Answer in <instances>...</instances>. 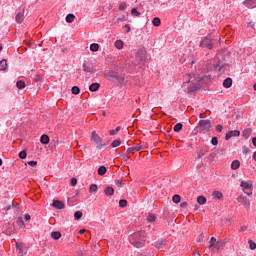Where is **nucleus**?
<instances>
[{
  "label": "nucleus",
  "mask_w": 256,
  "mask_h": 256,
  "mask_svg": "<svg viewBox=\"0 0 256 256\" xmlns=\"http://www.w3.org/2000/svg\"><path fill=\"white\" fill-rule=\"evenodd\" d=\"M231 58V52L227 49L219 51L214 59L213 68L214 71H217L218 75H223L229 67V59Z\"/></svg>",
  "instance_id": "nucleus-1"
},
{
  "label": "nucleus",
  "mask_w": 256,
  "mask_h": 256,
  "mask_svg": "<svg viewBox=\"0 0 256 256\" xmlns=\"http://www.w3.org/2000/svg\"><path fill=\"white\" fill-rule=\"evenodd\" d=\"M106 79L108 81H116V83H120L123 85L124 83H127L128 80L125 79V76H118L117 72L110 70L107 73H105Z\"/></svg>",
  "instance_id": "nucleus-2"
},
{
  "label": "nucleus",
  "mask_w": 256,
  "mask_h": 256,
  "mask_svg": "<svg viewBox=\"0 0 256 256\" xmlns=\"http://www.w3.org/2000/svg\"><path fill=\"white\" fill-rule=\"evenodd\" d=\"M191 79H193V77H191V75H187L184 85H187V83H190L189 89L191 91H199V89H201V80L198 79L196 80V82H193Z\"/></svg>",
  "instance_id": "nucleus-3"
},
{
  "label": "nucleus",
  "mask_w": 256,
  "mask_h": 256,
  "mask_svg": "<svg viewBox=\"0 0 256 256\" xmlns=\"http://www.w3.org/2000/svg\"><path fill=\"white\" fill-rule=\"evenodd\" d=\"M91 141H93L96 145V149H103L106 144H103V138L97 134L96 131H93L91 133Z\"/></svg>",
  "instance_id": "nucleus-4"
},
{
  "label": "nucleus",
  "mask_w": 256,
  "mask_h": 256,
  "mask_svg": "<svg viewBox=\"0 0 256 256\" xmlns=\"http://www.w3.org/2000/svg\"><path fill=\"white\" fill-rule=\"evenodd\" d=\"M215 43V40L211 38V35L204 37L200 42V47L202 49H213V44Z\"/></svg>",
  "instance_id": "nucleus-5"
},
{
  "label": "nucleus",
  "mask_w": 256,
  "mask_h": 256,
  "mask_svg": "<svg viewBox=\"0 0 256 256\" xmlns=\"http://www.w3.org/2000/svg\"><path fill=\"white\" fill-rule=\"evenodd\" d=\"M212 127L211 120H200L197 129H200V131H210Z\"/></svg>",
  "instance_id": "nucleus-6"
},
{
  "label": "nucleus",
  "mask_w": 256,
  "mask_h": 256,
  "mask_svg": "<svg viewBox=\"0 0 256 256\" xmlns=\"http://www.w3.org/2000/svg\"><path fill=\"white\" fill-rule=\"evenodd\" d=\"M147 239V232L138 231L130 236V241H145Z\"/></svg>",
  "instance_id": "nucleus-7"
},
{
  "label": "nucleus",
  "mask_w": 256,
  "mask_h": 256,
  "mask_svg": "<svg viewBox=\"0 0 256 256\" xmlns=\"http://www.w3.org/2000/svg\"><path fill=\"white\" fill-rule=\"evenodd\" d=\"M241 135V132L239 130H231L228 133H226L225 140L229 141L232 137H239Z\"/></svg>",
  "instance_id": "nucleus-8"
},
{
  "label": "nucleus",
  "mask_w": 256,
  "mask_h": 256,
  "mask_svg": "<svg viewBox=\"0 0 256 256\" xmlns=\"http://www.w3.org/2000/svg\"><path fill=\"white\" fill-rule=\"evenodd\" d=\"M227 243H229V239H227V238H225L223 240H218L215 244L216 251H219V249H223V247H225V245H227Z\"/></svg>",
  "instance_id": "nucleus-9"
},
{
  "label": "nucleus",
  "mask_w": 256,
  "mask_h": 256,
  "mask_svg": "<svg viewBox=\"0 0 256 256\" xmlns=\"http://www.w3.org/2000/svg\"><path fill=\"white\" fill-rule=\"evenodd\" d=\"M131 245L136 247V249H141V247H145V240H130Z\"/></svg>",
  "instance_id": "nucleus-10"
},
{
  "label": "nucleus",
  "mask_w": 256,
  "mask_h": 256,
  "mask_svg": "<svg viewBox=\"0 0 256 256\" xmlns=\"http://www.w3.org/2000/svg\"><path fill=\"white\" fill-rule=\"evenodd\" d=\"M104 194L106 195V197H113V195H115V189H113L112 186H107L104 189Z\"/></svg>",
  "instance_id": "nucleus-11"
},
{
  "label": "nucleus",
  "mask_w": 256,
  "mask_h": 256,
  "mask_svg": "<svg viewBox=\"0 0 256 256\" xmlns=\"http://www.w3.org/2000/svg\"><path fill=\"white\" fill-rule=\"evenodd\" d=\"M143 149V146L141 145H136L134 147H130L127 149L126 153L131 154V153H137V151H141Z\"/></svg>",
  "instance_id": "nucleus-12"
},
{
  "label": "nucleus",
  "mask_w": 256,
  "mask_h": 256,
  "mask_svg": "<svg viewBox=\"0 0 256 256\" xmlns=\"http://www.w3.org/2000/svg\"><path fill=\"white\" fill-rule=\"evenodd\" d=\"M207 153H209V148L207 147L201 148L198 152L197 159H202L203 157H205V155H207Z\"/></svg>",
  "instance_id": "nucleus-13"
},
{
  "label": "nucleus",
  "mask_w": 256,
  "mask_h": 256,
  "mask_svg": "<svg viewBox=\"0 0 256 256\" xmlns=\"http://www.w3.org/2000/svg\"><path fill=\"white\" fill-rule=\"evenodd\" d=\"M52 206H54L55 209H65V204L59 200H54Z\"/></svg>",
  "instance_id": "nucleus-14"
},
{
  "label": "nucleus",
  "mask_w": 256,
  "mask_h": 256,
  "mask_svg": "<svg viewBox=\"0 0 256 256\" xmlns=\"http://www.w3.org/2000/svg\"><path fill=\"white\" fill-rule=\"evenodd\" d=\"M25 20V10H23V12H19L16 15V21L17 23H23V21Z\"/></svg>",
  "instance_id": "nucleus-15"
},
{
  "label": "nucleus",
  "mask_w": 256,
  "mask_h": 256,
  "mask_svg": "<svg viewBox=\"0 0 256 256\" xmlns=\"http://www.w3.org/2000/svg\"><path fill=\"white\" fill-rule=\"evenodd\" d=\"M244 3L249 9H255L256 7V0H245Z\"/></svg>",
  "instance_id": "nucleus-16"
},
{
  "label": "nucleus",
  "mask_w": 256,
  "mask_h": 256,
  "mask_svg": "<svg viewBox=\"0 0 256 256\" xmlns=\"http://www.w3.org/2000/svg\"><path fill=\"white\" fill-rule=\"evenodd\" d=\"M212 197H213L214 199H218V201H221V199H223V192L218 191V190H215V191L212 193Z\"/></svg>",
  "instance_id": "nucleus-17"
},
{
  "label": "nucleus",
  "mask_w": 256,
  "mask_h": 256,
  "mask_svg": "<svg viewBox=\"0 0 256 256\" xmlns=\"http://www.w3.org/2000/svg\"><path fill=\"white\" fill-rule=\"evenodd\" d=\"M49 141H50V138H49V135L47 134L42 135L40 138V142L42 143V145H49Z\"/></svg>",
  "instance_id": "nucleus-18"
},
{
  "label": "nucleus",
  "mask_w": 256,
  "mask_h": 256,
  "mask_svg": "<svg viewBox=\"0 0 256 256\" xmlns=\"http://www.w3.org/2000/svg\"><path fill=\"white\" fill-rule=\"evenodd\" d=\"M83 71L85 72V73H90V74H93V73H95V69L93 68V67H91V66H88L87 64H83Z\"/></svg>",
  "instance_id": "nucleus-19"
},
{
  "label": "nucleus",
  "mask_w": 256,
  "mask_h": 256,
  "mask_svg": "<svg viewBox=\"0 0 256 256\" xmlns=\"http://www.w3.org/2000/svg\"><path fill=\"white\" fill-rule=\"evenodd\" d=\"M167 240H163V239H159L158 241L154 242V247H156V249H162L161 245H166Z\"/></svg>",
  "instance_id": "nucleus-20"
},
{
  "label": "nucleus",
  "mask_w": 256,
  "mask_h": 256,
  "mask_svg": "<svg viewBox=\"0 0 256 256\" xmlns=\"http://www.w3.org/2000/svg\"><path fill=\"white\" fill-rule=\"evenodd\" d=\"M101 87V84L95 82V83H92L90 86H89V91H92V92H95V91H99V88Z\"/></svg>",
  "instance_id": "nucleus-21"
},
{
  "label": "nucleus",
  "mask_w": 256,
  "mask_h": 256,
  "mask_svg": "<svg viewBox=\"0 0 256 256\" xmlns=\"http://www.w3.org/2000/svg\"><path fill=\"white\" fill-rule=\"evenodd\" d=\"M251 133H253V130L251 128H247L242 132V136L244 139H249V137H251Z\"/></svg>",
  "instance_id": "nucleus-22"
},
{
  "label": "nucleus",
  "mask_w": 256,
  "mask_h": 256,
  "mask_svg": "<svg viewBox=\"0 0 256 256\" xmlns=\"http://www.w3.org/2000/svg\"><path fill=\"white\" fill-rule=\"evenodd\" d=\"M231 85H233V79L226 78L223 82V87H225V89H229Z\"/></svg>",
  "instance_id": "nucleus-23"
},
{
  "label": "nucleus",
  "mask_w": 256,
  "mask_h": 256,
  "mask_svg": "<svg viewBox=\"0 0 256 256\" xmlns=\"http://www.w3.org/2000/svg\"><path fill=\"white\" fill-rule=\"evenodd\" d=\"M241 167V162L239 160H234L231 164V169L237 171Z\"/></svg>",
  "instance_id": "nucleus-24"
},
{
  "label": "nucleus",
  "mask_w": 256,
  "mask_h": 256,
  "mask_svg": "<svg viewBox=\"0 0 256 256\" xmlns=\"http://www.w3.org/2000/svg\"><path fill=\"white\" fill-rule=\"evenodd\" d=\"M16 249H17L19 255H21V256L25 255V252L23 251L22 243L16 242Z\"/></svg>",
  "instance_id": "nucleus-25"
},
{
  "label": "nucleus",
  "mask_w": 256,
  "mask_h": 256,
  "mask_svg": "<svg viewBox=\"0 0 256 256\" xmlns=\"http://www.w3.org/2000/svg\"><path fill=\"white\" fill-rule=\"evenodd\" d=\"M131 85H139L141 83V78L139 76H135L130 80Z\"/></svg>",
  "instance_id": "nucleus-26"
},
{
  "label": "nucleus",
  "mask_w": 256,
  "mask_h": 256,
  "mask_svg": "<svg viewBox=\"0 0 256 256\" xmlns=\"http://www.w3.org/2000/svg\"><path fill=\"white\" fill-rule=\"evenodd\" d=\"M51 237L55 241H59V239H61V232H59V231L52 232Z\"/></svg>",
  "instance_id": "nucleus-27"
},
{
  "label": "nucleus",
  "mask_w": 256,
  "mask_h": 256,
  "mask_svg": "<svg viewBox=\"0 0 256 256\" xmlns=\"http://www.w3.org/2000/svg\"><path fill=\"white\" fill-rule=\"evenodd\" d=\"M99 191V187L97 186V184H92L89 187V193H97Z\"/></svg>",
  "instance_id": "nucleus-28"
},
{
  "label": "nucleus",
  "mask_w": 256,
  "mask_h": 256,
  "mask_svg": "<svg viewBox=\"0 0 256 256\" xmlns=\"http://www.w3.org/2000/svg\"><path fill=\"white\" fill-rule=\"evenodd\" d=\"M197 203L198 205H205V203H207V198L205 196H198Z\"/></svg>",
  "instance_id": "nucleus-29"
},
{
  "label": "nucleus",
  "mask_w": 256,
  "mask_h": 256,
  "mask_svg": "<svg viewBox=\"0 0 256 256\" xmlns=\"http://www.w3.org/2000/svg\"><path fill=\"white\" fill-rule=\"evenodd\" d=\"M240 187H242V189H245L246 191H249L251 189V185L246 181H242Z\"/></svg>",
  "instance_id": "nucleus-30"
},
{
  "label": "nucleus",
  "mask_w": 256,
  "mask_h": 256,
  "mask_svg": "<svg viewBox=\"0 0 256 256\" xmlns=\"http://www.w3.org/2000/svg\"><path fill=\"white\" fill-rule=\"evenodd\" d=\"M105 173H107V167L105 166H100L98 168V175H100L101 177H103V175H105Z\"/></svg>",
  "instance_id": "nucleus-31"
},
{
  "label": "nucleus",
  "mask_w": 256,
  "mask_h": 256,
  "mask_svg": "<svg viewBox=\"0 0 256 256\" xmlns=\"http://www.w3.org/2000/svg\"><path fill=\"white\" fill-rule=\"evenodd\" d=\"M7 69V60H0V71H5Z\"/></svg>",
  "instance_id": "nucleus-32"
},
{
  "label": "nucleus",
  "mask_w": 256,
  "mask_h": 256,
  "mask_svg": "<svg viewBox=\"0 0 256 256\" xmlns=\"http://www.w3.org/2000/svg\"><path fill=\"white\" fill-rule=\"evenodd\" d=\"M152 25H154V27H159V26L161 25V18L155 17V18L152 20Z\"/></svg>",
  "instance_id": "nucleus-33"
},
{
  "label": "nucleus",
  "mask_w": 256,
  "mask_h": 256,
  "mask_svg": "<svg viewBox=\"0 0 256 256\" xmlns=\"http://www.w3.org/2000/svg\"><path fill=\"white\" fill-rule=\"evenodd\" d=\"M75 21V16L74 14H68L66 16V23H73Z\"/></svg>",
  "instance_id": "nucleus-34"
},
{
  "label": "nucleus",
  "mask_w": 256,
  "mask_h": 256,
  "mask_svg": "<svg viewBox=\"0 0 256 256\" xmlns=\"http://www.w3.org/2000/svg\"><path fill=\"white\" fill-rule=\"evenodd\" d=\"M90 51H92L93 53L99 51V44L97 43H93L90 45Z\"/></svg>",
  "instance_id": "nucleus-35"
},
{
  "label": "nucleus",
  "mask_w": 256,
  "mask_h": 256,
  "mask_svg": "<svg viewBox=\"0 0 256 256\" xmlns=\"http://www.w3.org/2000/svg\"><path fill=\"white\" fill-rule=\"evenodd\" d=\"M156 220H157V216H155V214H150L147 217L148 223H154V221H156Z\"/></svg>",
  "instance_id": "nucleus-36"
},
{
  "label": "nucleus",
  "mask_w": 256,
  "mask_h": 256,
  "mask_svg": "<svg viewBox=\"0 0 256 256\" xmlns=\"http://www.w3.org/2000/svg\"><path fill=\"white\" fill-rule=\"evenodd\" d=\"M173 129H174L175 133H179V132L183 129V124L177 123V124L174 126Z\"/></svg>",
  "instance_id": "nucleus-37"
},
{
  "label": "nucleus",
  "mask_w": 256,
  "mask_h": 256,
  "mask_svg": "<svg viewBox=\"0 0 256 256\" xmlns=\"http://www.w3.org/2000/svg\"><path fill=\"white\" fill-rule=\"evenodd\" d=\"M71 91L73 95H79V93H81V89H79L78 86H73Z\"/></svg>",
  "instance_id": "nucleus-38"
},
{
  "label": "nucleus",
  "mask_w": 256,
  "mask_h": 256,
  "mask_svg": "<svg viewBox=\"0 0 256 256\" xmlns=\"http://www.w3.org/2000/svg\"><path fill=\"white\" fill-rule=\"evenodd\" d=\"M81 217H83V212H81V211H76V212L74 213V219H75L76 221H79V219H81Z\"/></svg>",
  "instance_id": "nucleus-39"
},
{
  "label": "nucleus",
  "mask_w": 256,
  "mask_h": 256,
  "mask_svg": "<svg viewBox=\"0 0 256 256\" xmlns=\"http://www.w3.org/2000/svg\"><path fill=\"white\" fill-rule=\"evenodd\" d=\"M17 89H25V81L19 80L16 83Z\"/></svg>",
  "instance_id": "nucleus-40"
},
{
  "label": "nucleus",
  "mask_w": 256,
  "mask_h": 256,
  "mask_svg": "<svg viewBox=\"0 0 256 256\" xmlns=\"http://www.w3.org/2000/svg\"><path fill=\"white\" fill-rule=\"evenodd\" d=\"M172 201L173 203H181V196H179L178 194H175L173 197H172Z\"/></svg>",
  "instance_id": "nucleus-41"
},
{
  "label": "nucleus",
  "mask_w": 256,
  "mask_h": 256,
  "mask_svg": "<svg viewBox=\"0 0 256 256\" xmlns=\"http://www.w3.org/2000/svg\"><path fill=\"white\" fill-rule=\"evenodd\" d=\"M215 243H217V238L212 237L209 241V249H211L212 247H215Z\"/></svg>",
  "instance_id": "nucleus-42"
},
{
  "label": "nucleus",
  "mask_w": 256,
  "mask_h": 256,
  "mask_svg": "<svg viewBox=\"0 0 256 256\" xmlns=\"http://www.w3.org/2000/svg\"><path fill=\"white\" fill-rule=\"evenodd\" d=\"M115 47L116 49H123V40H116Z\"/></svg>",
  "instance_id": "nucleus-43"
},
{
  "label": "nucleus",
  "mask_w": 256,
  "mask_h": 256,
  "mask_svg": "<svg viewBox=\"0 0 256 256\" xmlns=\"http://www.w3.org/2000/svg\"><path fill=\"white\" fill-rule=\"evenodd\" d=\"M248 244H249L251 251H254V249H256V243L253 240L249 239Z\"/></svg>",
  "instance_id": "nucleus-44"
},
{
  "label": "nucleus",
  "mask_w": 256,
  "mask_h": 256,
  "mask_svg": "<svg viewBox=\"0 0 256 256\" xmlns=\"http://www.w3.org/2000/svg\"><path fill=\"white\" fill-rule=\"evenodd\" d=\"M211 144L216 147V145H219V138H217L216 136L212 137L211 139Z\"/></svg>",
  "instance_id": "nucleus-45"
},
{
  "label": "nucleus",
  "mask_w": 256,
  "mask_h": 256,
  "mask_svg": "<svg viewBox=\"0 0 256 256\" xmlns=\"http://www.w3.org/2000/svg\"><path fill=\"white\" fill-rule=\"evenodd\" d=\"M11 207H16L15 203L13 201H11L8 206H4L3 211H9L11 209Z\"/></svg>",
  "instance_id": "nucleus-46"
},
{
  "label": "nucleus",
  "mask_w": 256,
  "mask_h": 256,
  "mask_svg": "<svg viewBox=\"0 0 256 256\" xmlns=\"http://www.w3.org/2000/svg\"><path fill=\"white\" fill-rule=\"evenodd\" d=\"M19 158H20V159H27V150H22V151L19 153Z\"/></svg>",
  "instance_id": "nucleus-47"
},
{
  "label": "nucleus",
  "mask_w": 256,
  "mask_h": 256,
  "mask_svg": "<svg viewBox=\"0 0 256 256\" xmlns=\"http://www.w3.org/2000/svg\"><path fill=\"white\" fill-rule=\"evenodd\" d=\"M121 131V126H118V127H116V129L115 130H110L109 131V134L110 135H115L116 133H119Z\"/></svg>",
  "instance_id": "nucleus-48"
},
{
  "label": "nucleus",
  "mask_w": 256,
  "mask_h": 256,
  "mask_svg": "<svg viewBox=\"0 0 256 256\" xmlns=\"http://www.w3.org/2000/svg\"><path fill=\"white\" fill-rule=\"evenodd\" d=\"M215 157H217L216 153H211L208 155V159L211 163H213L215 161Z\"/></svg>",
  "instance_id": "nucleus-49"
},
{
  "label": "nucleus",
  "mask_w": 256,
  "mask_h": 256,
  "mask_svg": "<svg viewBox=\"0 0 256 256\" xmlns=\"http://www.w3.org/2000/svg\"><path fill=\"white\" fill-rule=\"evenodd\" d=\"M131 13L134 17H139V15H141V12L137 11V8H132Z\"/></svg>",
  "instance_id": "nucleus-50"
},
{
  "label": "nucleus",
  "mask_w": 256,
  "mask_h": 256,
  "mask_svg": "<svg viewBox=\"0 0 256 256\" xmlns=\"http://www.w3.org/2000/svg\"><path fill=\"white\" fill-rule=\"evenodd\" d=\"M125 9H127V3L121 2L120 5H119V10L120 11H125Z\"/></svg>",
  "instance_id": "nucleus-51"
},
{
  "label": "nucleus",
  "mask_w": 256,
  "mask_h": 256,
  "mask_svg": "<svg viewBox=\"0 0 256 256\" xmlns=\"http://www.w3.org/2000/svg\"><path fill=\"white\" fill-rule=\"evenodd\" d=\"M119 145H121V140H114L111 144L113 148L119 147Z\"/></svg>",
  "instance_id": "nucleus-52"
},
{
  "label": "nucleus",
  "mask_w": 256,
  "mask_h": 256,
  "mask_svg": "<svg viewBox=\"0 0 256 256\" xmlns=\"http://www.w3.org/2000/svg\"><path fill=\"white\" fill-rule=\"evenodd\" d=\"M126 205H127V200L121 199V200L119 201V207L124 208Z\"/></svg>",
  "instance_id": "nucleus-53"
},
{
  "label": "nucleus",
  "mask_w": 256,
  "mask_h": 256,
  "mask_svg": "<svg viewBox=\"0 0 256 256\" xmlns=\"http://www.w3.org/2000/svg\"><path fill=\"white\" fill-rule=\"evenodd\" d=\"M115 185L116 187H123L125 183H123V180H115Z\"/></svg>",
  "instance_id": "nucleus-54"
},
{
  "label": "nucleus",
  "mask_w": 256,
  "mask_h": 256,
  "mask_svg": "<svg viewBox=\"0 0 256 256\" xmlns=\"http://www.w3.org/2000/svg\"><path fill=\"white\" fill-rule=\"evenodd\" d=\"M17 224L20 226V227H23L25 225V222L23 221V218H18L17 219Z\"/></svg>",
  "instance_id": "nucleus-55"
},
{
  "label": "nucleus",
  "mask_w": 256,
  "mask_h": 256,
  "mask_svg": "<svg viewBox=\"0 0 256 256\" xmlns=\"http://www.w3.org/2000/svg\"><path fill=\"white\" fill-rule=\"evenodd\" d=\"M70 185H71L72 187H75V186L77 185V178H72V179L70 180Z\"/></svg>",
  "instance_id": "nucleus-56"
},
{
  "label": "nucleus",
  "mask_w": 256,
  "mask_h": 256,
  "mask_svg": "<svg viewBox=\"0 0 256 256\" xmlns=\"http://www.w3.org/2000/svg\"><path fill=\"white\" fill-rule=\"evenodd\" d=\"M247 229H249V226L244 225V226L240 227L239 233H243V231H247Z\"/></svg>",
  "instance_id": "nucleus-57"
},
{
  "label": "nucleus",
  "mask_w": 256,
  "mask_h": 256,
  "mask_svg": "<svg viewBox=\"0 0 256 256\" xmlns=\"http://www.w3.org/2000/svg\"><path fill=\"white\" fill-rule=\"evenodd\" d=\"M216 131H217L218 133H221V132L223 131V125H221V124L217 125V126H216Z\"/></svg>",
  "instance_id": "nucleus-58"
},
{
  "label": "nucleus",
  "mask_w": 256,
  "mask_h": 256,
  "mask_svg": "<svg viewBox=\"0 0 256 256\" xmlns=\"http://www.w3.org/2000/svg\"><path fill=\"white\" fill-rule=\"evenodd\" d=\"M242 153H243L244 155H249V153H251V150H250L249 148H244V149L242 150Z\"/></svg>",
  "instance_id": "nucleus-59"
},
{
  "label": "nucleus",
  "mask_w": 256,
  "mask_h": 256,
  "mask_svg": "<svg viewBox=\"0 0 256 256\" xmlns=\"http://www.w3.org/2000/svg\"><path fill=\"white\" fill-rule=\"evenodd\" d=\"M124 28L127 29L126 33H131V25L126 24L124 25Z\"/></svg>",
  "instance_id": "nucleus-60"
},
{
  "label": "nucleus",
  "mask_w": 256,
  "mask_h": 256,
  "mask_svg": "<svg viewBox=\"0 0 256 256\" xmlns=\"http://www.w3.org/2000/svg\"><path fill=\"white\" fill-rule=\"evenodd\" d=\"M28 165H30V167H35L37 166V161H29Z\"/></svg>",
  "instance_id": "nucleus-61"
},
{
  "label": "nucleus",
  "mask_w": 256,
  "mask_h": 256,
  "mask_svg": "<svg viewBox=\"0 0 256 256\" xmlns=\"http://www.w3.org/2000/svg\"><path fill=\"white\" fill-rule=\"evenodd\" d=\"M181 209H187V202L180 203Z\"/></svg>",
  "instance_id": "nucleus-62"
},
{
  "label": "nucleus",
  "mask_w": 256,
  "mask_h": 256,
  "mask_svg": "<svg viewBox=\"0 0 256 256\" xmlns=\"http://www.w3.org/2000/svg\"><path fill=\"white\" fill-rule=\"evenodd\" d=\"M77 256H87V255H85V252L79 250V251L77 252Z\"/></svg>",
  "instance_id": "nucleus-63"
},
{
  "label": "nucleus",
  "mask_w": 256,
  "mask_h": 256,
  "mask_svg": "<svg viewBox=\"0 0 256 256\" xmlns=\"http://www.w3.org/2000/svg\"><path fill=\"white\" fill-rule=\"evenodd\" d=\"M252 144L256 147V137L252 138Z\"/></svg>",
  "instance_id": "nucleus-64"
}]
</instances>
